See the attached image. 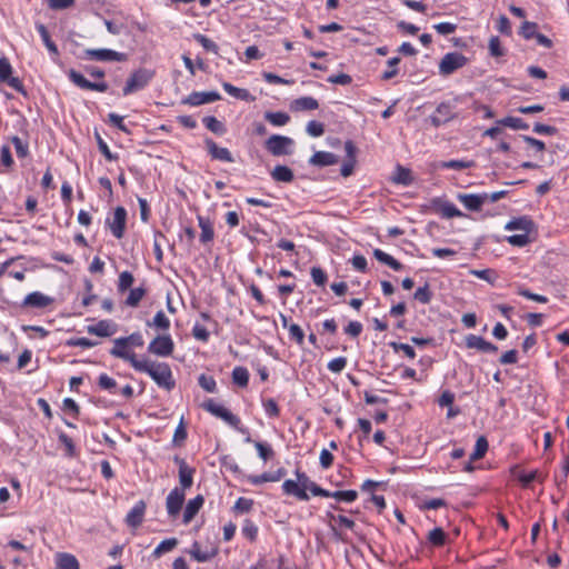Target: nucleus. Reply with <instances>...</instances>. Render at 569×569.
<instances>
[{
  "instance_id": "obj_1",
  "label": "nucleus",
  "mask_w": 569,
  "mask_h": 569,
  "mask_svg": "<svg viewBox=\"0 0 569 569\" xmlns=\"http://www.w3.org/2000/svg\"><path fill=\"white\" fill-rule=\"evenodd\" d=\"M136 371L148 373L158 387L171 391L176 387V380L170 366L166 362L151 360H139L134 367Z\"/></svg>"
},
{
  "instance_id": "obj_2",
  "label": "nucleus",
  "mask_w": 569,
  "mask_h": 569,
  "mask_svg": "<svg viewBox=\"0 0 569 569\" xmlns=\"http://www.w3.org/2000/svg\"><path fill=\"white\" fill-rule=\"evenodd\" d=\"M296 476L297 481L292 479L284 480L282 483V490L288 496H293L299 500L308 501L309 495L307 493V489L313 481L300 470H296Z\"/></svg>"
},
{
  "instance_id": "obj_3",
  "label": "nucleus",
  "mask_w": 569,
  "mask_h": 569,
  "mask_svg": "<svg viewBox=\"0 0 569 569\" xmlns=\"http://www.w3.org/2000/svg\"><path fill=\"white\" fill-rule=\"evenodd\" d=\"M296 476L297 481L292 479L284 480L282 483V490L288 496H293L299 500L308 501L309 495L307 493V489L313 481L300 470H296Z\"/></svg>"
},
{
  "instance_id": "obj_4",
  "label": "nucleus",
  "mask_w": 569,
  "mask_h": 569,
  "mask_svg": "<svg viewBox=\"0 0 569 569\" xmlns=\"http://www.w3.org/2000/svg\"><path fill=\"white\" fill-rule=\"evenodd\" d=\"M153 78V71L148 69H138L131 73L123 87V94L128 96L142 90Z\"/></svg>"
},
{
  "instance_id": "obj_5",
  "label": "nucleus",
  "mask_w": 569,
  "mask_h": 569,
  "mask_svg": "<svg viewBox=\"0 0 569 569\" xmlns=\"http://www.w3.org/2000/svg\"><path fill=\"white\" fill-rule=\"evenodd\" d=\"M468 62L467 57L460 52H449L443 56L439 63V73L441 76H450L458 69L465 67Z\"/></svg>"
},
{
  "instance_id": "obj_6",
  "label": "nucleus",
  "mask_w": 569,
  "mask_h": 569,
  "mask_svg": "<svg viewBox=\"0 0 569 569\" xmlns=\"http://www.w3.org/2000/svg\"><path fill=\"white\" fill-rule=\"evenodd\" d=\"M174 342L169 335H159L148 346V352L158 357H169L173 353Z\"/></svg>"
},
{
  "instance_id": "obj_7",
  "label": "nucleus",
  "mask_w": 569,
  "mask_h": 569,
  "mask_svg": "<svg viewBox=\"0 0 569 569\" xmlns=\"http://www.w3.org/2000/svg\"><path fill=\"white\" fill-rule=\"evenodd\" d=\"M293 146V140L289 137L279 136V134H272L267 141H266V149L272 154V156H283V154H290L291 147Z\"/></svg>"
},
{
  "instance_id": "obj_8",
  "label": "nucleus",
  "mask_w": 569,
  "mask_h": 569,
  "mask_svg": "<svg viewBox=\"0 0 569 569\" xmlns=\"http://www.w3.org/2000/svg\"><path fill=\"white\" fill-rule=\"evenodd\" d=\"M203 409L210 412L211 415L216 416L217 418L222 419L224 422H227L229 426L233 428H238L240 423V419L234 416L232 412H230L227 408L217 403L214 400L209 399L202 405Z\"/></svg>"
},
{
  "instance_id": "obj_9",
  "label": "nucleus",
  "mask_w": 569,
  "mask_h": 569,
  "mask_svg": "<svg viewBox=\"0 0 569 569\" xmlns=\"http://www.w3.org/2000/svg\"><path fill=\"white\" fill-rule=\"evenodd\" d=\"M106 223L117 239L123 238L127 224L126 209L123 207H117L112 218H108Z\"/></svg>"
},
{
  "instance_id": "obj_10",
  "label": "nucleus",
  "mask_w": 569,
  "mask_h": 569,
  "mask_svg": "<svg viewBox=\"0 0 569 569\" xmlns=\"http://www.w3.org/2000/svg\"><path fill=\"white\" fill-rule=\"evenodd\" d=\"M84 57L96 61H124L127 56L111 49H87Z\"/></svg>"
},
{
  "instance_id": "obj_11",
  "label": "nucleus",
  "mask_w": 569,
  "mask_h": 569,
  "mask_svg": "<svg viewBox=\"0 0 569 569\" xmlns=\"http://www.w3.org/2000/svg\"><path fill=\"white\" fill-rule=\"evenodd\" d=\"M69 79L79 88L84 90H93L99 92H106L108 90L107 82H91L86 79L80 72L71 69L68 73Z\"/></svg>"
},
{
  "instance_id": "obj_12",
  "label": "nucleus",
  "mask_w": 569,
  "mask_h": 569,
  "mask_svg": "<svg viewBox=\"0 0 569 569\" xmlns=\"http://www.w3.org/2000/svg\"><path fill=\"white\" fill-rule=\"evenodd\" d=\"M184 502V492L182 489H172L166 500L167 512L171 518H176Z\"/></svg>"
},
{
  "instance_id": "obj_13",
  "label": "nucleus",
  "mask_w": 569,
  "mask_h": 569,
  "mask_svg": "<svg viewBox=\"0 0 569 569\" xmlns=\"http://www.w3.org/2000/svg\"><path fill=\"white\" fill-rule=\"evenodd\" d=\"M453 117L455 113L451 104L449 102H441L435 113L429 117V120L435 128H438L453 119Z\"/></svg>"
},
{
  "instance_id": "obj_14",
  "label": "nucleus",
  "mask_w": 569,
  "mask_h": 569,
  "mask_svg": "<svg viewBox=\"0 0 569 569\" xmlns=\"http://www.w3.org/2000/svg\"><path fill=\"white\" fill-rule=\"evenodd\" d=\"M457 199L470 211H480L482 206L488 202V193H459Z\"/></svg>"
},
{
  "instance_id": "obj_15",
  "label": "nucleus",
  "mask_w": 569,
  "mask_h": 569,
  "mask_svg": "<svg viewBox=\"0 0 569 569\" xmlns=\"http://www.w3.org/2000/svg\"><path fill=\"white\" fill-rule=\"evenodd\" d=\"M173 460L179 466V482L181 486L179 489H182L184 492L186 489H189L192 486L196 470L188 466L187 462L178 456H176Z\"/></svg>"
},
{
  "instance_id": "obj_16",
  "label": "nucleus",
  "mask_w": 569,
  "mask_h": 569,
  "mask_svg": "<svg viewBox=\"0 0 569 569\" xmlns=\"http://www.w3.org/2000/svg\"><path fill=\"white\" fill-rule=\"evenodd\" d=\"M221 97L217 91H208V92H192L186 99L182 100V103L189 106H201L204 103H210L220 100Z\"/></svg>"
},
{
  "instance_id": "obj_17",
  "label": "nucleus",
  "mask_w": 569,
  "mask_h": 569,
  "mask_svg": "<svg viewBox=\"0 0 569 569\" xmlns=\"http://www.w3.org/2000/svg\"><path fill=\"white\" fill-rule=\"evenodd\" d=\"M466 347L469 349H477L486 353H496L498 347L487 341L480 336L469 335L466 337Z\"/></svg>"
},
{
  "instance_id": "obj_18",
  "label": "nucleus",
  "mask_w": 569,
  "mask_h": 569,
  "mask_svg": "<svg viewBox=\"0 0 569 569\" xmlns=\"http://www.w3.org/2000/svg\"><path fill=\"white\" fill-rule=\"evenodd\" d=\"M53 302V298L43 295L42 292L34 291L26 296L22 307L43 309Z\"/></svg>"
},
{
  "instance_id": "obj_19",
  "label": "nucleus",
  "mask_w": 569,
  "mask_h": 569,
  "mask_svg": "<svg viewBox=\"0 0 569 569\" xmlns=\"http://www.w3.org/2000/svg\"><path fill=\"white\" fill-rule=\"evenodd\" d=\"M432 204L436 211L443 218L451 219L463 216V213L452 202L433 199Z\"/></svg>"
},
{
  "instance_id": "obj_20",
  "label": "nucleus",
  "mask_w": 569,
  "mask_h": 569,
  "mask_svg": "<svg viewBox=\"0 0 569 569\" xmlns=\"http://www.w3.org/2000/svg\"><path fill=\"white\" fill-rule=\"evenodd\" d=\"M345 150L347 160L341 166L340 172L342 177H349L355 169L357 148L351 140H348L345 143Z\"/></svg>"
},
{
  "instance_id": "obj_21",
  "label": "nucleus",
  "mask_w": 569,
  "mask_h": 569,
  "mask_svg": "<svg viewBox=\"0 0 569 569\" xmlns=\"http://www.w3.org/2000/svg\"><path fill=\"white\" fill-rule=\"evenodd\" d=\"M146 508L147 506L143 500L138 501L128 512L126 523L131 528H138L143 521Z\"/></svg>"
},
{
  "instance_id": "obj_22",
  "label": "nucleus",
  "mask_w": 569,
  "mask_h": 569,
  "mask_svg": "<svg viewBox=\"0 0 569 569\" xmlns=\"http://www.w3.org/2000/svg\"><path fill=\"white\" fill-rule=\"evenodd\" d=\"M206 146L209 154L220 161L233 162V157L227 148L219 147L213 140L207 139Z\"/></svg>"
},
{
  "instance_id": "obj_23",
  "label": "nucleus",
  "mask_w": 569,
  "mask_h": 569,
  "mask_svg": "<svg viewBox=\"0 0 569 569\" xmlns=\"http://www.w3.org/2000/svg\"><path fill=\"white\" fill-rule=\"evenodd\" d=\"M338 161L339 159L336 154L327 151H317L309 159L311 166L321 168L336 164Z\"/></svg>"
},
{
  "instance_id": "obj_24",
  "label": "nucleus",
  "mask_w": 569,
  "mask_h": 569,
  "mask_svg": "<svg viewBox=\"0 0 569 569\" xmlns=\"http://www.w3.org/2000/svg\"><path fill=\"white\" fill-rule=\"evenodd\" d=\"M87 330L90 335H96L98 337H110L117 331V327L109 320H100L98 323L89 326Z\"/></svg>"
},
{
  "instance_id": "obj_25",
  "label": "nucleus",
  "mask_w": 569,
  "mask_h": 569,
  "mask_svg": "<svg viewBox=\"0 0 569 569\" xmlns=\"http://www.w3.org/2000/svg\"><path fill=\"white\" fill-rule=\"evenodd\" d=\"M204 498L201 495L196 496L193 499L189 500L184 511H183V523L188 525L199 512L201 507L203 506Z\"/></svg>"
},
{
  "instance_id": "obj_26",
  "label": "nucleus",
  "mask_w": 569,
  "mask_h": 569,
  "mask_svg": "<svg viewBox=\"0 0 569 569\" xmlns=\"http://www.w3.org/2000/svg\"><path fill=\"white\" fill-rule=\"evenodd\" d=\"M284 469H279L276 472H263L258 476H249L248 481L252 485H261L268 481L276 482L279 481L284 476Z\"/></svg>"
},
{
  "instance_id": "obj_27",
  "label": "nucleus",
  "mask_w": 569,
  "mask_h": 569,
  "mask_svg": "<svg viewBox=\"0 0 569 569\" xmlns=\"http://www.w3.org/2000/svg\"><path fill=\"white\" fill-rule=\"evenodd\" d=\"M113 345L114 346L110 350V355L113 356L114 358H119L124 361H128L134 369V367L137 366V363L139 361V359H137L136 355L131 351H128L126 349L127 347H122V345H117V343H113Z\"/></svg>"
},
{
  "instance_id": "obj_28",
  "label": "nucleus",
  "mask_w": 569,
  "mask_h": 569,
  "mask_svg": "<svg viewBox=\"0 0 569 569\" xmlns=\"http://www.w3.org/2000/svg\"><path fill=\"white\" fill-rule=\"evenodd\" d=\"M533 222L530 218L528 217H520V218H516V219H512L510 220L505 229L506 230H521L526 233H529L532 229H533Z\"/></svg>"
},
{
  "instance_id": "obj_29",
  "label": "nucleus",
  "mask_w": 569,
  "mask_h": 569,
  "mask_svg": "<svg viewBox=\"0 0 569 569\" xmlns=\"http://www.w3.org/2000/svg\"><path fill=\"white\" fill-rule=\"evenodd\" d=\"M18 259H20V257H18ZM17 260V258H10L8 260H6L4 262H2L0 264V278L4 274H8L10 278H13L18 281H23L24 280V272H26V268L21 269V270H9V267Z\"/></svg>"
},
{
  "instance_id": "obj_30",
  "label": "nucleus",
  "mask_w": 569,
  "mask_h": 569,
  "mask_svg": "<svg viewBox=\"0 0 569 569\" xmlns=\"http://www.w3.org/2000/svg\"><path fill=\"white\" fill-rule=\"evenodd\" d=\"M199 227L201 229L200 241L207 243L213 240L214 231L210 219L198 217Z\"/></svg>"
},
{
  "instance_id": "obj_31",
  "label": "nucleus",
  "mask_w": 569,
  "mask_h": 569,
  "mask_svg": "<svg viewBox=\"0 0 569 569\" xmlns=\"http://www.w3.org/2000/svg\"><path fill=\"white\" fill-rule=\"evenodd\" d=\"M318 100L312 97H301L293 100L291 108L295 111L316 110L318 109Z\"/></svg>"
},
{
  "instance_id": "obj_32",
  "label": "nucleus",
  "mask_w": 569,
  "mask_h": 569,
  "mask_svg": "<svg viewBox=\"0 0 569 569\" xmlns=\"http://www.w3.org/2000/svg\"><path fill=\"white\" fill-rule=\"evenodd\" d=\"M222 88L227 93H229L233 98H237V99H240L243 101H253L254 100V97L251 96V93L247 89L237 88L229 82H223Z\"/></svg>"
},
{
  "instance_id": "obj_33",
  "label": "nucleus",
  "mask_w": 569,
  "mask_h": 569,
  "mask_svg": "<svg viewBox=\"0 0 569 569\" xmlns=\"http://www.w3.org/2000/svg\"><path fill=\"white\" fill-rule=\"evenodd\" d=\"M271 177L278 182H291L295 179L293 172L287 166H276L271 171Z\"/></svg>"
},
{
  "instance_id": "obj_34",
  "label": "nucleus",
  "mask_w": 569,
  "mask_h": 569,
  "mask_svg": "<svg viewBox=\"0 0 569 569\" xmlns=\"http://www.w3.org/2000/svg\"><path fill=\"white\" fill-rule=\"evenodd\" d=\"M57 569H79V562L73 555L58 553Z\"/></svg>"
},
{
  "instance_id": "obj_35",
  "label": "nucleus",
  "mask_w": 569,
  "mask_h": 569,
  "mask_svg": "<svg viewBox=\"0 0 569 569\" xmlns=\"http://www.w3.org/2000/svg\"><path fill=\"white\" fill-rule=\"evenodd\" d=\"M113 343L122 345V347L134 346L142 347L144 341L140 332H133L128 337H121L113 340Z\"/></svg>"
},
{
  "instance_id": "obj_36",
  "label": "nucleus",
  "mask_w": 569,
  "mask_h": 569,
  "mask_svg": "<svg viewBox=\"0 0 569 569\" xmlns=\"http://www.w3.org/2000/svg\"><path fill=\"white\" fill-rule=\"evenodd\" d=\"M476 166V162L472 160H449V161H442L439 163V168L442 169H455V170H463L473 168Z\"/></svg>"
},
{
  "instance_id": "obj_37",
  "label": "nucleus",
  "mask_w": 569,
  "mask_h": 569,
  "mask_svg": "<svg viewBox=\"0 0 569 569\" xmlns=\"http://www.w3.org/2000/svg\"><path fill=\"white\" fill-rule=\"evenodd\" d=\"M392 181L399 184L409 186L413 182V178L409 169L398 166Z\"/></svg>"
},
{
  "instance_id": "obj_38",
  "label": "nucleus",
  "mask_w": 569,
  "mask_h": 569,
  "mask_svg": "<svg viewBox=\"0 0 569 569\" xmlns=\"http://www.w3.org/2000/svg\"><path fill=\"white\" fill-rule=\"evenodd\" d=\"M37 30L44 43V46L47 47V49L53 53V54H58L59 51H58V47L57 44L51 40L50 38V34H49V31L47 30L46 26L42 24V23H39L37 24Z\"/></svg>"
},
{
  "instance_id": "obj_39",
  "label": "nucleus",
  "mask_w": 569,
  "mask_h": 569,
  "mask_svg": "<svg viewBox=\"0 0 569 569\" xmlns=\"http://www.w3.org/2000/svg\"><path fill=\"white\" fill-rule=\"evenodd\" d=\"M232 381L239 387H247L249 382V371L244 367H236L232 370Z\"/></svg>"
},
{
  "instance_id": "obj_40",
  "label": "nucleus",
  "mask_w": 569,
  "mask_h": 569,
  "mask_svg": "<svg viewBox=\"0 0 569 569\" xmlns=\"http://www.w3.org/2000/svg\"><path fill=\"white\" fill-rule=\"evenodd\" d=\"M147 326L156 327L160 330H168L170 328V320L162 310L158 311L153 317L152 321H148Z\"/></svg>"
},
{
  "instance_id": "obj_41",
  "label": "nucleus",
  "mask_w": 569,
  "mask_h": 569,
  "mask_svg": "<svg viewBox=\"0 0 569 569\" xmlns=\"http://www.w3.org/2000/svg\"><path fill=\"white\" fill-rule=\"evenodd\" d=\"M202 121L206 128L216 134H223L226 132V128L222 122L213 116L204 117Z\"/></svg>"
},
{
  "instance_id": "obj_42",
  "label": "nucleus",
  "mask_w": 569,
  "mask_h": 569,
  "mask_svg": "<svg viewBox=\"0 0 569 569\" xmlns=\"http://www.w3.org/2000/svg\"><path fill=\"white\" fill-rule=\"evenodd\" d=\"M488 447L489 445L487 439L483 436L479 437L476 441L473 452L470 455V460H479L483 458L488 450Z\"/></svg>"
},
{
  "instance_id": "obj_43",
  "label": "nucleus",
  "mask_w": 569,
  "mask_h": 569,
  "mask_svg": "<svg viewBox=\"0 0 569 569\" xmlns=\"http://www.w3.org/2000/svg\"><path fill=\"white\" fill-rule=\"evenodd\" d=\"M189 553L198 562H206V561L210 560L212 557H214L217 551L213 550L212 552H202L200 550L199 543L196 541V542H193Z\"/></svg>"
},
{
  "instance_id": "obj_44",
  "label": "nucleus",
  "mask_w": 569,
  "mask_h": 569,
  "mask_svg": "<svg viewBox=\"0 0 569 569\" xmlns=\"http://www.w3.org/2000/svg\"><path fill=\"white\" fill-rule=\"evenodd\" d=\"M499 123L513 130H527L529 128L523 119L517 117H507L500 120Z\"/></svg>"
},
{
  "instance_id": "obj_45",
  "label": "nucleus",
  "mask_w": 569,
  "mask_h": 569,
  "mask_svg": "<svg viewBox=\"0 0 569 569\" xmlns=\"http://www.w3.org/2000/svg\"><path fill=\"white\" fill-rule=\"evenodd\" d=\"M178 546V539L177 538H169L162 540L157 548L153 551L154 557H160L161 555L171 551Z\"/></svg>"
},
{
  "instance_id": "obj_46",
  "label": "nucleus",
  "mask_w": 569,
  "mask_h": 569,
  "mask_svg": "<svg viewBox=\"0 0 569 569\" xmlns=\"http://www.w3.org/2000/svg\"><path fill=\"white\" fill-rule=\"evenodd\" d=\"M264 118L273 126L281 127L289 122L290 117L286 112H267Z\"/></svg>"
},
{
  "instance_id": "obj_47",
  "label": "nucleus",
  "mask_w": 569,
  "mask_h": 569,
  "mask_svg": "<svg viewBox=\"0 0 569 569\" xmlns=\"http://www.w3.org/2000/svg\"><path fill=\"white\" fill-rule=\"evenodd\" d=\"M446 532L441 528H435L429 531L428 540L436 547H442L446 543Z\"/></svg>"
},
{
  "instance_id": "obj_48",
  "label": "nucleus",
  "mask_w": 569,
  "mask_h": 569,
  "mask_svg": "<svg viewBox=\"0 0 569 569\" xmlns=\"http://www.w3.org/2000/svg\"><path fill=\"white\" fill-rule=\"evenodd\" d=\"M329 497L337 501L352 502L357 499L358 492L356 490H338L330 492Z\"/></svg>"
},
{
  "instance_id": "obj_49",
  "label": "nucleus",
  "mask_w": 569,
  "mask_h": 569,
  "mask_svg": "<svg viewBox=\"0 0 569 569\" xmlns=\"http://www.w3.org/2000/svg\"><path fill=\"white\" fill-rule=\"evenodd\" d=\"M413 298L423 305H428L432 299V292L429 284L426 283L423 287H419L416 290Z\"/></svg>"
},
{
  "instance_id": "obj_50",
  "label": "nucleus",
  "mask_w": 569,
  "mask_h": 569,
  "mask_svg": "<svg viewBox=\"0 0 569 569\" xmlns=\"http://www.w3.org/2000/svg\"><path fill=\"white\" fill-rule=\"evenodd\" d=\"M144 295L146 290L143 288L131 289L126 299V305L129 307H137Z\"/></svg>"
},
{
  "instance_id": "obj_51",
  "label": "nucleus",
  "mask_w": 569,
  "mask_h": 569,
  "mask_svg": "<svg viewBox=\"0 0 569 569\" xmlns=\"http://www.w3.org/2000/svg\"><path fill=\"white\" fill-rule=\"evenodd\" d=\"M194 39L197 40L198 43H200L202 46V48L204 50L213 52L216 54L218 53V50H219L218 44L214 41H212L211 39H209L208 37L197 33V34H194Z\"/></svg>"
},
{
  "instance_id": "obj_52",
  "label": "nucleus",
  "mask_w": 569,
  "mask_h": 569,
  "mask_svg": "<svg viewBox=\"0 0 569 569\" xmlns=\"http://www.w3.org/2000/svg\"><path fill=\"white\" fill-rule=\"evenodd\" d=\"M198 383L207 392H214L217 389V383H216L214 378L211 376H207L204 373L199 376Z\"/></svg>"
},
{
  "instance_id": "obj_53",
  "label": "nucleus",
  "mask_w": 569,
  "mask_h": 569,
  "mask_svg": "<svg viewBox=\"0 0 569 569\" xmlns=\"http://www.w3.org/2000/svg\"><path fill=\"white\" fill-rule=\"evenodd\" d=\"M400 58L399 57H393V58H390L387 63L389 66V69L386 70L381 78L383 80H390L392 79L393 77H396L398 74V69L396 68L399 63H400Z\"/></svg>"
},
{
  "instance_id": "obj_54",
  "label": "nucleus",
  "mask_w": 569,
  "mask_h": 569,
  "mask_svg": "<svg viewBox=\"0 0 569 569\" xmlns=\"http://www.w3.org/2000/svg\"><path fill=\"white\" fill-rule=\"evenodd\" d=\"M254 447L258 451L259 457L264 461L271 459L274 455L272 448L268 443L256 441Z\"/></svg>"
},
{
  "instance_id": "obj_55",
  "label": "nucleus",
  "mask_w": 569,
  "mask_h": 569,
  "mask_svg": "<svg viewBox=\"0 0 569 569\" xmlns=\"http://www.w3.org/2000/svg\"><path fill=\"white\" fill-rule=\"evenodd\" d=\"M537 23L536 22H530V21H525L520 28V34L529 40V39H533L537 34Z\"/></svg>"
},
{
  "instance_id": "obj_56",
  "label": "nucleus",
  "mask_w": 569,
  "mask_h": 569,
  "mask_svg": "<svg viewBox=\"0 0 569 569\" xmlns=\"http://www.w3.org/2000/svg\"><path fill=\"white\" fill-rule=\"evenodd\" d=\"M133 281H134V278L131 272H129V271L121 272L119 276V283H118L119 291L123 292V291L128 290L132 286Z\"/></svg>"
},
{
  "instance_id": "obj_57",
  "label": "nucleus",
  "mask_w": 569,
  "mask_h": 569,
  "mask_svg": "<svg viewBox=\"0 0 569 569\" xmlns=\"http://www.w3.org/2000/svg\"><path fill=\"white\" fill-rule=\"evenodd\" d=\"M312 281L319 286L322 287L327 282V273L320 268V267H312L310 271Z\"/></svg>"
},
{
  "instance_id": "obj_58",
  "label": "nucleus",
  "mask_w": 569,
  "mask_h": 569,
  "mask_svg": "<svg viewBox=\"0 0 569 569\" xmlns=\"http://www.w3.org/2000/svg\"><path fill=\"white\" fill-rule=\"evenodd\" d=\"M11 142L13 143L16 153L19 158H26L28 156V143L23 142L22 139L17 136L12 137Z\"/></svg>"
},
{
  "instance_id": "obj_59",
  "label": "nucleus",
  "mask_w": 569,
  "mask_h": 569,
  "mask_svg": "<svg viewBox=\"0 0 569 569\" xmlns=\"http://www.w3.org/2000/svg\"><path fill=\"white\" fill-rule=\"evenodd\" d=\"M389 346L396 351H403V353L410 358V359H415L416 358V351L415 349L407 345V343H401V342H396V341H392L389 343Z\"/></svg>"
},
{
  "instance_id": "obj_60",
  "label": "nucleus",
  "mask_w": 569,
  "mask_h": 569,
  "mask_svg": "<svg viewBox=\"0 0 569 569\" xmlns=\"http://www.w3.org/2000/svg\"><path fill=\"white\" fill-rule=\"evenodd\" d=\"M306 131L311 137H320L325 132V126L319 121L311 120L308 122Z\"/></svg>"
},
{
  "instance_id": "obj_61",
  "label": "nucleus",
  "mask_w": 569,
  "mask_h": 569,
  "mask_svg": "<svg viewBox=\"0 0 569 569\" xmlns=\"http://www.w3.org/2000/svg\"><path fill=\"white\" fill-rule=\"evenodd\" d=\"M489 52L492 57H502L505 54V50L501 47V42L498 37H491L489 40Z\"/></svg>"
},
{
  "instance_id": "obj_62",
  "label": "nucleus",
  "mask_w": 569,
  "mask_h": 569,
  "mask_svg": "<svg viewBox=\"0 0 569 569\" xmlns=\"http://www.w3.org/2000/svg\"><path fill=\"white\" fill-rule=\"evenodd\" d=\"M507 241L515 247H525L530 242L529 233L523 232L520 234L509 236Z\"/></svg>"
},
{
  "instance_id": "obj_63",
  "label": "nucleus",
  "mask_w": 569,
  "mask_h": 569,
  "mask_svg": "<svg viewBox=\"0 0 569 569\" xmlns=\"http://www.w3.org/2000/svg\"><path fill=\"white\" fill-rule=\"evenodd\" d=\"M347 366L345 357H338L328 362L327 368L333 373H340Z\"/></svg>"
},
{
  "instance_id": "obj_64",
  "label": "nucleus",
  "mask_w": 569,
  "mask_h": 569,
  "mask_svg": "<svg viewBox=\"0 0 569 569\" xmlns=\"http://www.w3.org/2000/svg\"><path fill=\"white\" fill-rule=\"evenodd\" d=\"M290 338L293 339L299 346L305 341V333L300 326L292 323L288 327Z\"/></svg>"
}]
</instances>
